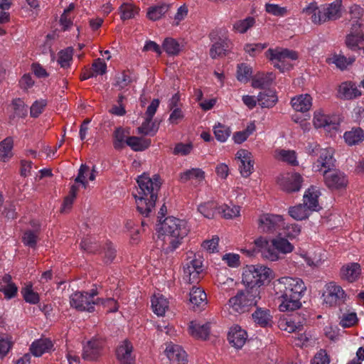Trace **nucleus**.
Segmentation results:
<instances>
[{"mask_svg": "<svg viewBox=\"0 0 364 364\" xmlns=\"http://www.w3.org/2000/svg\"><path fill=\"white\" fill-rule=\"evenodd\" d=\"M283 225H284L283 218L279 215L266 214L259 219V228L264 232H274L280 230Z\"/></svg>", "mask_w": 364, "mask_h": 364, "instance_id": "9d476101", "label": "nucleus"}, {"mask_svg": "<svg viewBox=\"0 0 364 364\" xmlns=\"http://www.w3.org/2000/svg\"><path fill=\"white\" fill-rule=\"evenodd\" d=\"M280 156L283 161L287 162L291 166H297L298 161H296V152L294 151L282 150L280 151Z\"/></svg>", "mask_w": 364, "mask_h": 364, "instance_id": "774afa93", "label": "nucleus"}, {"mask_svg": "<svg viewBox=\"0 0 364 364\" xmlns=\"http://www.w3.org/2000/svg\"><path fill=\"white\" fill-rule=\"evenodd\" d=\"M73 49L72 48H67L62 50L58 53V63L62 68H67L70 65V61L73 58Z\"/></svg>", "mask_w": 364, "mask_h": 364, "instance_id": "8fccbe9b", "label": "nucleus"}, {"mask_svg": "<svg viewBox=\"0 0 364 364\" xmlns=\"http://www.w3.org/2000/svg\"><path fill=\"white\" fill-rule=\"evenodd\" d=\"M189 329L191 334L197 338L207 339L210 333V326L208 323L200 324L196 321L190 323Z\"/></svg>", "mask_w": 364, "mask_h": 364, "instance_id": "2f4dec72", "label": "nucleus"}, {"mask_svg": "<svg viewBox=\"0 0 364 364\" xmlns=\"http://www.w3.org/2000/svg\"><path fill=\"white\" fill-rule=\"evenodd\" d=\"M154 312L158 316H164L168 308V301L162 295H154L151 299Z\"/></svg>", "mask_w": 364, "mask_h": 364, "instance_id": "e433bc0d", "label": "nucleus"}, {"mask_svg": "<svg viewBox=\"0 0 364 364\" xmlns=\"http://www.w3.org/2000/svg\"><path fill=\"white\" fill-rule=\"evenodd\" d=\"M130 132L128 129L122 127L115 129L113 132V146L116 150H122L127 144Z\"/></svg>", "mask_w": 364, "mask_h": 364, "instance_id": "b1692460", "label": "nucleus"}, {"mask_svg": "<svg viewBox=\"0 0 364 364\" xmlns=\"http://www.w3.org/2000/svg\"><path fill=\"white\" fill-rule=\"evenodd\" d=\"M257 101L262 107L271 108L276 105L278 97L274 90L268 89L259 92Z\"/></svg>", "mask_w": 364, "mask_h": 364, "instance_id": "c85d7f7f", "label": "nucleus"}, {"mask_svg": "<svg viewBox=\"0 0 364 364\" xmlns=\"http://www.w3.org/2000/svg\"><path fill=\"white\" fill-rule=\"evenodd\" d=\"M2 215L8 220L16 218V205L13 202L6 203L2 211Z\"/></svg>", "mask_w": 364, "mask_h": 364, "instance_id": "052dcab7", "label": "nucleus"}, {"mask_svg": "<svg viewBox=\"0 0 364 364\" xmlns=\"http://www.w3.org/2000/svg\"><path fill=\"white\" fill-rule=\"evenodd\" d=\"M310 210L304 204L290 207L289 209V215L296 220H302L309 218Z\"/></svg>", "mask_w": 364, "mask_h": 364, "instance_id": "ea45409f", "label": "nucleus"}, {"mask_svg": "<svg viewBox=\"0 0 364 364\" xmlns=\"http://www.w3.org/2000/svg\"><path fill=\"white\" fill-rule=\"evenodd\" d=\"M103 348V342L92 339L87 342L83 348L82 358L87 360H95L100 355Z\"/></svg>", "mask_w": 364, "mask_h": 364, "instance_id": "dca6fc26", "label": "nucleus"}, {"mask_svg": "<svg viewBox=\"0 0 364 364\" xmlns=\"http://www.w3.org/2000/svg\"><path fill=\"white\" fill-rule=\"evenodd\" d=\"M37 238V231L28 230L25 232L23 236V242L26 245L33 248L36 245Z\"/></svg>", "mask_w": 364, "mask_h": 364, "instance_id": "0e129e2a", "label": "nucleus"}, {"mask_svg": "<svg viewBox=\"0 0 364 364\" xmlns=\"http://www.w3.org/2000/svg\"><path fill=\"white\" fill-rule=\"evenodd\" d=\"M139 188L136 194H133L136 210L144 218H149L154 210L158 198V192L161 183L159 175L151 178L148 174L143 173L137 178Z\"/></svg>", "mask_w": 364, "mask_h": 364, "instance_id": "f257e3e1", "label": "nucleus"}, {"mask_svg": "<svg viewBox=\"0 0 364 364\" xmlns=\"http://www.w3.org/2000/svg\"><path fill=\"white\" fill-rule=\"evenodd\" d=\"M205 178V172L200 168H192L181 173L180 180L183 183L187 182L191 178H196L199 181L203 180Z\"/></svg>", "mask_w": 364, "mask_h": 364, "instance_id": "c03bdc74", "label": "nucleus"}, {"mask_svg": "<svg viewBox=\"0 0 364 364\" xmlns=\"http://www.w3.org/2000/svg\"><path fill=\"white\" fill-rule=\"evenodd\" d=\"M97 294V291L95 289H92L90 293L77 291L70 296V306L79 311L93 312L95 311V305L100 304L105 306H110L108 312H116L118 310V304L114 299H97L95 301L93 298Z\"/></svg>", "mask_w": 364, "mask_h": 364, "instance_id": "7ed1b4c3", "label": "nucleus"}, {"mask_svg": "<svg viewBox=\"0 0 364 364\" xmlns=\"http://www.w3.org/2000/svg\"><path fill=\"white\" fill-rule=\"evenodd\" d=\"M162 48L168 55L173 56L178 55L181 50V45L176 39L172 38H166L163 42Z\"/></svg>", "mask_w": 364, "mask_h": 364, "instance_id": "58836bf2", "label": "nucleus"}, {"mask_svg": "<svg viewBox=\"0 0 364 364\" xmlns=\"http://www.w3.org/2000/svg\"><path fill=\"white\" fill-rule=\"evenodd\" d=\"M230 133L231 132L229 127L222 125L220 123L214 127V134L215 138L220 141H225L230 136Z\"/></svg>", "mask_w": 364, "mask_h": 364, "instance_id": "603ef678", "label": "nucleus"}, {"mask_svg": "<svg viewBox=\"0 0 364 364\" xmlns=\"http://www.w3.org/2000/svg\"><path fill=\"white\" fill-rule=\"evenodd\" d=\"M324 182L330 189H340L347 186L348 181L344 174L336 170H325Z\"/></svg>", "mask_w": 364, "mask_h": 364, "instance_id": "f8f14e48", "label": "nucleus"}, {"mask_svg": "<svg viewBox=\"0 0 364 364\" xmlns=\"http://www.w3.org/2000/svg\"><path fill=\"white\" fill-rule=\"evenodd\" d=\"M13 146L14 140L10 136L0 142V161L6 162L12 157Z\"/></svg>", "mask_w": 364, "mask_h": 364, "instance_id": "c9c22d12", "label": "nucleus"}, {"mask_svg": "<svg viewBox=\"0 0 364 364\" xmlns=\"http://www.w3.org/2000/svg\"><path fill=\"white\" fill-rule=\"evenodd\" d=\"M252 75V69L245 63H241L237 65V79L241 82H247Z\"/></svg>", "mask_w": 364, "mask_h": 364, "instance_id": "37998d69", "label": "nucleus"}, {"mask_svg": "<svg viewBox=\"0 0 364 364\" xmlns=\"http://www.w3.org/2000/svg\"><path fill=\"white\" fill-rule=\"evenodd\" d=\"M14 114L18 117H25L27 115L28 109L23 100L20 98L15 99L12 101Z\"/></svg>", "mask_w": 364, "mask_h": 364, "instance_id": "864d4df0", "label": "nucleus"}, {"mask_svg": "<svg viewBox=\"0 0 364 364\" xmlns=\"http://www.w3.org/2000/svg\"><path fill=\"white\" fill-rule=\"evenodd\" d=\"M240 206L232 205V206L225 205L222 207V212L223 217L226 219H232L239 215L240 214Z\"/></svg>", "mask_w": 364, "mask_h": 364, "instance_id": "69168bd1", "label": "nucleus"}, {"mask_svg": "<svg viewBox=\"0 0 364 364\" xmlns=\"http://www.w3.org/2000/svg\"><path fill=\"white\" fill-rule=\"evenodd\" d=\"M338 92L341 98L351 100L361 95L355 85L351 82H343L339 86Z\"/></svg>", "mask_w": 364, "mask_h": 364, "instance_id": "c756f323", "label": "nucleus"}, {"mask_svg": "<svg viewBox=\"0 0 364 364\" xmlns=\"http://www.w3.org/2000/svg\"><path fill=\"white\" fill-rule=\"evenodd\" d=\"M169 8L170 4L166 3L150 6L146 11L147 18L152 21H159L168 11Z\"/></svg>", "mask_w": 364, "mask_h": 364, "instance_id": "7c9ffc66", "label": "nucleus"}, {"mask_svg": "<svg viewBox=\"0 0 364 364\" xmlns=\"http://www.w3.org/2000/svg\"><path fill=\"white\" fill-rule=\"evenodd\" d=\"M53 346V344L49 338H40L33 342L30 350L34 356L39 357L48 352Z\"/></svg>", "mask_w": 364, "mask_h": 364, "instance_id": "393cba45", "label": "nucleus"}, {"mask_svg": "<svg viewBox=\"0 0 364 364\" xmlns=\"http://www.w3.org/2000/svg\"><path fill=\"white\" fill-rule=\"evenodd\" d=\"M331 123L329 117L320 112L314 114V124L316 128L325 127L329 126Z\"/></svg>", "mask_w": 364, "mask_h": 364, "instance_id": "bf43d9fd", "label": "nucleus"}, {"mask_svg": "<svg viewBox=\"0 0 364 364\" xmlns=\"http://www.w3.org/2000/svg\"><path fill=\"white\" fill-rule=\"evenodd\" d=\"M302 182V176L298 173H293L284 177L281 180L279 185L284 191L291 193L300 190Z\"/></svg>", "mask_w": 364, "mask_h": 364, "instance_id": "ddd939ff", "label": "nucleus"}, {"mask_svg": "<svg viewBox=\"0 0 364 364\" xmlns=\"http://www.w3.org/2000/svg\"><path fill=\"white\" fill-rule=\"evenodd\" d=\"M236 159L240 161V171L243 177H248L253 170L254 161L252 154L246 149H240L236 154Z\"/></svg>", "mask_w": 364, "mask_h": 364, "instance_id": "4468645a", "label": "nucleus"}, {"mask_svg": "<svg viewBox=\"0 0 364 364\" xmlns=\"http://www.w3.org/2000/svg\"><path fill=\"white\" fill-rule=\"evenodd\" d=\"M226 32L215 30L210 33L209 37L214 43L210 49V55L213 59L226 55L228 41Z\"/></svg>", "mask_w": 364, "mask_h": 364, "instance_id": "6e6552de", "label": "nucleus"}, {"mask_svg": "<svg viewBox=\"0 0 364 364\" xmlns=\"http://www.w3.org/2000/svg\"><path fill=\"white\" fill-rule=\"evenodd\" d=\"M317 151H319V159H318V163L321 165V166L327 168V170H331V168L335 166V161L333 156V153L331 149H320L318 146H316L314 149H312L311 151H309L310 154H318L316 153Z\"/></svg>", "mask_w": 364, "mask_h": 364, "instance_id": "aec40b11", "label": "nucleus"}, {"mask_svg": "<svg viewBox=\"0 0 364 364\" xmlns=\"http://www.w3.org/2000/svg\"><path fill=\"white\" fill-rule=\"evenodd\" d=\"M273 278V272L263 265H247L242 272V282L247 287H259L269 283Z\"/></svg>", "mask_w": 364, "mask_h": 364, "instance_id": "423d86ee", "label": "nucleus"}, {"mask_svg": "<svg viewBox=\"0 0 364 364\" xmlns=\"http://www.w3.org/2000/svg\"><path fill=\"white\" fill-rule=\"evenodd\" d=\"M355 61V57L346 58L341 54H334L332 58L326 60L328 63H334L337 68L344 70L348 65H351Z\"/></svg>", "mask_w": 364, "mask_h": 364, "instance_id": "a19ab883", "label": "nucleus"}, {"mask_svg": "<svg viewBox=\"0 0 364 364\" xmlns=\"http://www.w3.org/2000/svg\"><path fill=\"white\" fill-rule=\"evenodd\" d=\"M121 18L123 21L135 18L139 14V8L131 4H123L120 8Z\"/></svg>", "mask_w": 364, "mask_h": 364, "instance_id": "79ce46f5", "label": "nucleus"}, {"mask_svg": "<svg viewBox=\"0 0 364 364\" xmlns=\"http://www.w3.org/2000/svg\"><path fill=\"white\" fill-rule=\"evenodd\" d=\"M166 355L173 364H187L186 353L181 346L168 344L165 350Z\"/></svg>", "mask_w": 364, "mask_h": 364, "instance_id": "2eb2a0df", "label": "nucleus"}, {"mask_svg": "<svg viewBox=\"0 0 364 364\" xmlns=\"http://www.w3.org/2000/svg\"><path fill=\"white\" fill-rule=\"evenodd\" d=\"M265 56L269 60L274 63V66L280 70L281 72H284L287 69L285 65L287 59L296 60L298 58V54L296 51L279 47L269 48L265 52Z\"/></svg>", "mask_w": 364, "mask_h": 364, "instance_id": "0eeeda50", "label": "nucleus"}, {"mask_svg": "<svg viewBox=\"0 0 364 364\" xmlns=\"http://www.w3.org/2000/svg\"><path fill=\"white\" fill-rule=\"evenodd\" d=\"M254 321L261 327H267L271 325L272 316L269 310L262 308H257L256 311L252 314Z\"/></svg>", "mask_w": 364, "mask_h": 364, "instance_id": "473e14b6", "label": "nucleus"}, {"mask_svg": "<svg viewBox=\"0 0 364 364\" xmlns=\"http://www.w3.org/2000/svg\"><path fill=\"white\" fill-rule=\"evenodd\" d=\"M12 4V0H0V23L10 21V15L6 11Z\"/></svg>", "mask_w": 364, "mask_h": 364, "instance_id": "4d7b16f0", "label": "nucleus"}, {"mask_svg": "<svg viewBox=\"0 0 364 364\" xmlns=\"http://www.w3.org/2000/svg\"><path fill=\"white\" fill-rule=\"evenodd\" d=\"M361 274V267L357 262L349 263L344 265L341 269V277L349 282L356 281Z\"/></svg>", "mask_w": 364, "mask_h": 364, "instance_id": "412c9836", "label": "nucleus"}, {"mask_svg": "<svg viewBox=\"0 0 364 364\" xmlns=\"http://www.w3.org/2000/svg\"><path fill=\"white\" fill-rule=\"evenodd\" d=\"M159 225V231L168 237L171 251L178 247L189 232L186 222L174 217L165 218Z\"/></svg>", "mask_w": 364, "mask_h": 364, "instance_id": "20e7f679", "label": "nucleus"}, {"mask_svg": "<svg viewBox=\"0 0 364 364\" xmlns=\"http://www.w3.org/2000/svg\"><path fill=\"white\" fill-rule=\"evenodd\" d=\"M133 80L129 75V70H124L115 77V82L114 85L117 87L119 90L124 89L132 82Z\"/></svg>", "mask_w": 364, "mask_h": 364, "instance_id": "a18cd8bd", "label": "nucleus"}, {"mask_svg": "<svg viewBox=\"0 0 364 364\" xmlns=\"http://www.w3.org/2000/svg\"><path fill=\"white\" fill-rule=\"evenodd\" d=\"M363 40L362 24H353L350 33L346 37L347 47L353 50L359 49L358 43Z\"/></svg>", "mask_w": 364, "mask_h": 364, "instance_id": "6ab92c4d", "label": "nucleus"}, {"mask_svg": "<svg viewBox=\"0 0 364 364\" xmlns=\"http://www.w3.org/2000/svg\"><path fill=\"white\" fill-rule=\"evenodd\" d=\"M343 137L349 146H353L363 141L364 132L360 127L353 128L350 131L345 132Z\"/></svg>", "mask_w": 364, "mask_h": 364, "instance_id": "f704fd0d", "label": "nucleus"}, {"mask_svg": "<svg viewBox=\"0 0 364 364\" xmlns=\"http://www.w3.org/2000/svg\"><path fill=\"white\" fill-rule=\"evenodd\" d=\"M75 4L71 3L69 4L61 15L60 23H73L75 16Z\"/></svg>", "mask_w": 364, "mask_h": 364, "instance_id": "e2e57ef3", "label": "nucleus"}, {"mask_svg": "<svg viewBox=\"0 0 364 364\" xmlns=\"http://www.w3.org/2000/svg\"><path fill=\"white\" fill-rule=\"evenodd\" d=\"M282 232H279V235H283L288 238L292 239L297 237L301 232V227L297 224L287 225L282 226Z\"/></svg>", "mask_w": 364, "mask_h": 364, "instance_id": "09e8293b", "label": "nucleus"}, {"mask_svg": "<svg viewBox=\"0 0 364 364\" xmlns=\"http://www.w3.org/2000/svg\"><path fill=\"white\" fill-rule=\"evenodd\" d=\"M132 343L127 340L118 346L116 355L120 364H134V358L132 355Z\"/></svg>", "mask_w": 364, "mask_h": 364, "instance_id": "f3484780", "label": "nucleus"}, {"mask_svg": "<svg viewBox=\"0 0 364 364\" xmlns=\"http://www.w3.org/2000/svg\"><path fill=\"white\" fill-rule=\"evenodd\" d=\"M21 294L26 302L37 304L39 301V296L33 291L31 285H28L22 288Z\"/></svg>", "mask_w": 364, "mask_h": 364, "instance_id": "3c124183", "label": "nucleus"}, {"mask_svg": "<svg viewBox=\"0 0 364 364\" xmlns=\"http://www.w3.org/2000/svg\"><path fill=\"white\" fill-rule=\"evenodd\" d=\"M266 11L276 16H285L289 12L287 7H282L277 4H266Z\"/></svg>", "mask_w": 364, "mask_h": 364, "instance_id": "6e6d98bb", "label": "nucleus"}, {"mask_svg": "<svg viewBox=\"0 0 364 364\" xmlns=\"http://www.w3.org/2000/svg\"><path fill=\"white\" fill-rule=\"evenodd\" d=\"M272 244L274 249L283 254L291 252L294 250V245L283 235H279L277 237L272 239Z\"/></svg>", "mask_w": 364, "mask_h": 364, "instance_id": "4c0bfd02", "label": "nucleus"}, {"mask_svg": "<svg viewBox=\"0 0 364 364\" xmlns=\"http://www.w3.org/2000/svg\"><path fill=\"white\" fill-rule=\"evenodd\" d=\"M267 47V43H248L244 47L245 51L250 56L255 57Z\"/></svg>", "mask_w": 364, "mask_h": 364, "instance_id": "5fc2aeb1", "label": "nucleus"}, {"mask_svg": "<svg viewBox=\"0 0 364 364\" xmlns=\"http://www.w3.org/2000/svg\"><path fill=\"white\" fill-rule=\"evenodd\" d=\"M138 134L143 135H154L158 130V126L152 120L146 118L142 124L138 127Z\"/></svg>", "mask_w": 364, "mask_h": 364, "instance_id": "49530a36", "label": "nucleus"}, {"mask_svg": "<svg viewBox=\"0 0 364 364\" xmlns=\"http://www.w3.org/2000/svg\"><path fill=\"white\" fill-rule=\"evenodd\" d=\"M291 104L296 112H305L309 111L312 105V97L308 94L301 95L293 97Z\"/></svg>", "mask_w": 364, "mask_h": 364, "instance_id": "bb28decb", "label": "nucleus"}, {"mask_svg": "<svg viewBox=\"0 0 364 364\" xmlns=\"http://www.w3.org/2000/svg\"><path fill=\"white\" fill-rule=\"evenodd\" d=\"M345 292L341 287L334 282L328 283L323 293V301L329 306L340 305L344 301Z\"/></svg>", "mask_w": 364, "mask_h": 364, "instance_id": "1a4fd4ad", "label": "nucleus"}, {"mask_svg": "<svg viewBox=\"0 0 364 364\" xmlns=\"http://www.w3.org/2000/svg\"><path fill=\"white\" fill-rule=\"evenodd\" d=\"M341 0H336L331 4L322 6L319 10L320 21H333L339 18L341 16Z\"/></svg>", "mask_w": 364, "mask_h": 364, "instance_id": "9b49d317", "label": "nucleus"}, {"mask_svg": "<svg viewBox=\"0 0 364 364\" xmlns=\"http://www.w3.org/2000/svg\"><path fill=\"white\" fill-rule=\"evenodd\" d=\"M319 9L316 2H311L306 7L304 8L302 13L306 16H311V20L313 23L321 22Z\"/></svg>", "mask_w": 364, "mask_h": 364, "instance_id": "de8ad7c7", "label": "nucleus"}, {"mask_svg": "<svg viewBox=\"0 0 364 364\" xmlns=\"http://www.w3.org/2000/svg\"><path fill=\"white\" fill-rule=\"evenodd\" d=\"M274 78L273 73H257L252 78V86L254 88L264 89L272 84Z\"/></svg>", "mask_w": 364, "mask_h": 364, "instance_id": "a878e982", "label": "nucleus"}, {"mask_svg": "<svg viewBox=\"0 0 364 364\" xmlns=\"http://www.w3.org/2000/svg\"><path fill=\"white\" fill-rule=\"evenodd\" d=\"M277 289L281 293L279 310L292 311L301 306V298L306 290L303 280L297 277H284L278 279Z\"/></svg>", "mask_w": 364, "mask_h": 364, "instance_id": "f03ea898", "label": "nucleus"}, {"mask_svg": "<svg viewBox=\"0 0 364 364\" xmlns=\"http://www.w3.org/2000/svg\"><path fill=\"white\" fill-rule=\"evenodd\" d=\"M73 24H59L60 28H55L51 30L50 33H48L46 36V41L43 44V52L46 53L47 51L50 53H53L52 50V41L58 40L62 32L66 31L70 28V26Z\"/></svg>", "mask_w": 364, "mask_h": 364, "instance_id": "5701e85b", "label": "nucleus"}, {"mask_svg": "<svg viewBox=\"0 0 364 364\" xmlns=\"http://www.w3.org/2000/svg\"><path fill=\"white\" fill-rule=\"evenodd\" d=\"M80 247L89 253H96L99 250V245L90 238L82 240L80 243Z\"/></svg>", "mask_w": 364, "mask_h": 364, "instance_id": "338daca9", "label": "nucleus"}, {"mask_svg": "<svg viewBox=\"0 0 364 364\" xmlns=\"http://www.w3.org/2000/svg\"><path fill=\"white\" fill-rule=\"evenodd\" d=\"M215 205L213 202H208L198 206V211L207 218H213L214 217V209Z\"/></svg>", "mask_w": 364, "mask_h": 364, "instance_id": "680f3d73", "label": "nucleus"}, {"mask_svg": "<svg viewBox=\"0 0 364 364\" xmlns=\"http://www.w3.org/2000/svg\"><path fill=\"white\" fill-rule=\"evenodd\" d=\"M247 338V332L239 326L231 328L228 336L230 343L237 349L241 348L244 346Z\"/></svg>", "mask_w": 364, "mask_h": 364, "instance_id": "a211bd4d", "label": "nucleus"}, {"mask_svg": "<svg viewBox=\"0 0 364 364\" xmlns=\"http://www.w3.org/2000/svg\"><path fill=\"white\" fill-rule=\"evenodd\" d=\"M127 145L134 151H142L149 147L151 139L138 136H130L128 138Z\"/></svg>", "mask_w": 364, "mask_h": 364, "instance_id": "72a5a7b5", "label": "nucleus"}, {"mask_svg": "<svg viewBox=\"0 0 364 364\" xmlns=\"http://www.w3.org/2000/svg\"><path fill=\"white\" fill-rule=\"evenodd\" d=\"M190 302L193 308L203 307L207 304V295L203 289L200 287H193L190 291Z\"/></svg>", "mask_w": 364, "mask_h": 364, "instance_id": "cd10ccee", "label": "nucleus"}, {"mask_svg": "<svg viewBox=\"0 0 364 364\" xmlns=\"http://www.w3.org/2000/svg\"><path fill=\"white\" fill-rule=\"evenodd\" d=\"M46 105L47 102L46 100H41L34 102L30 108L31 117L34 118L38 117L43 112Z\"/></svg>", "mask_w": 364, "mask_h": 364, "instance_id": "13d9d810", "label": "nucleus"}, {"mask_svg": "<svg viewBox=\"0 0 364 364\" xmlns=\"http://www.w3.org/2000/svg\"><path fill=\"white\" fill-rule=\"evenodd\" d=\"M319 191L314 186H311L304 193V205L310 211H318L321 207L318 203Z\"/></svg>", "mask_w": 364, "mask_h": 364, "instance_id": "4be33fe9", "label": "nucleus"}, {"mask_svg": "<svg viewBox=\"0 0 364 364\" xmlns=\"http://www.w3.org/2000/svg\"><path fill=\"white\" fill-rule=\"evenodd\" d=\"M260 299V289L246 287L245 289L238 291L235 296L231 297L228 305L232 312L243 314L249 311L252 306H256Z\"/></svg>", "mask_w": 364, "mask_h": 364, "instance_id": "39448f33", "label": "nucleus"}]
</instances>
